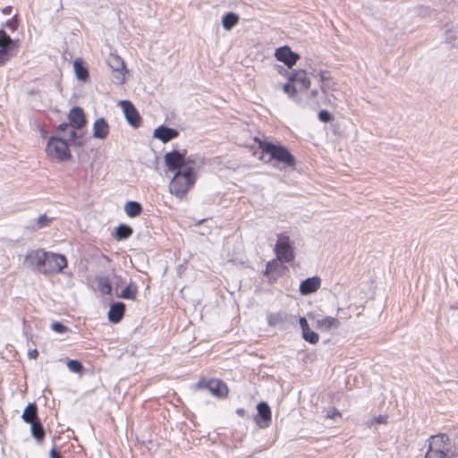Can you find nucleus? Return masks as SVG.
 Wrapping results in <instances>:
<instances>
[{
  "label": "nucleus",
  "mask_w": 458,
  "mask_h": 458,
  "mask_svg": "<svg viewBox=\"0 0 458 458\" xmlns=\"http://www.w3.org/2000/svg\"><path fill=\"white\" fill-rule=\"evenodd\" d=\"M53 220V217H49L45 214L40 215L38 218L30 225V228L33 231L40 230L42 228L49 226Z\"/></svg>",
  "instance_id": "nucleus-30"
},
{
  "label": "nucleus",
  "mask_w": 458,
  "mask_h": 458,
  "mask_svg": "<svg viewBox=\"0 0 458 458\" xmlns=\"http://www.w3.org/2000/svg\"><path fill=\"white\" fill-rule=\"evenodd\" d=\"M446 40L452 44L454 45V41L456 40L455 33L453 30H448L446 31Z\"/></svg>",
  "instance_id": "nucleus-41"
},
{
  "label": "nucleus",
  "mask_w": 458,
  "mask_h": 458,
  "mask_svg": "<svg viewBox=\"0 0 458 458\" xmlns=\"http://www.w3.org/2000/svg\"><path fill=\"white\" fill-rule=\"evenodd\" d=\"M179 135L177 130L161 125L154 131L153 136L164 143L170 141Z\"/></svg>",
  "instance_id": "nucleus-17"
},
{
  "label": "nucleus",
  "mask_w": 458,
  "mask_h": 458,
  "mask_svg": "<svg viewBox=\"0 0 458 458\" xmlns=\"http://www.w3.org/2000/svg\"><path fill=\"white\" fill-rule=\"evenodd\" d=\"M67 367L71 371L75 373H79L83 369L81 362L76 360H70L67 362Z\"/></svg>",
  "instance_id": "nucleus-37"
},
{
  "label": "nucleus",
  "mask_w": 458,
  "mask_h": 458,
  "mask_svg": "<svg viewBox=\"0 0 458 458\" xmlns=\"http://www.w3.org/2000/svg\"><path fill=\"white\" fill-rule=\"evenodd\" d=\"M13 40L7 35V33L4 30H0V48L13 47Z\"/></svg>",
  "instance_id": "nucleus-34"
},
{
  "label": "nucleus",
  "mask_w": 458,
  "mask_h": 458,
  "mask_svg": "<svg viewBox=\"0 0 458 458\" xmlns=\"http://www.w3.org/2000/svg\"><path fill=\"white\" fill-rule=\"evenodd\" d=\"M2 12L5 15L10 14L11 12H12V7L11 6H6L5 8L3 9Z\"/></svg>",
  "instance_id": "nucleus-50"
},
{
  "label": "nucleus",
  "mask_w": 458,
  "mask_h": 458,
  "mask_svg": "<svg viewBox=\"0 0 458 458\" xmlns=\"http://www.w3.org/2000/svg\"><path fill=\"white\" fill-rule=\"evenodd\" d=\"M276 69H277L279 73H281L282 71H284V68L283 66H281V65H276Z\"/></svg>",
  "instance_id": "nucleus-52"
},
{
  "label": "nucleus",
  "mask_w": 458,
  "mask_h": 458,
  "mask_svg": "<svg viewBox=\"0 0 458 458\" xmlns=\"http://www.w3.org/2000/svg\"><path fill=\"white\" fill-rule=\"evenodd\" d=\"M313 77H318L320 81V90L323 94H327L329 91H336L338 89V83L334 81L331 72L327 70H321L318 73L313 71L310 72Z\"/></svg>",
  "instance_id": "nucleus-11"
},
{
  "label": "nucleus",
  "mask_w": 458,
  "mask_h": 458,
  "mask_svg": "<svg viewBox=\"0 0 458 458\" xmlns=\"http://www.w3.org/2000/svg\"><path fill=\"white\" fill-rule=\"evenodd\" d=\"M47 251L42 249L30 250L25 256L24 264L35 272L42 274V268H45Z\"/></svg>",
  "instance_id": "nucleus-7"
},
{
  "label": "nucleus",
  "mask_w": 458,
  "mask_h": 458,
  "mask_svg": "<svg viewBox=\"0 0 458 458\" xmlns=\"http://www.w3.org/2000/svg\"><path fill=\"white\" fill-rule=\"evenodd\" d=\"M275 56L276 60L284 63L289 68H292L300 58L299 55L293 52L288 46L278 47L276 50Z\"/></svg>",
  "instance_id": "nucleus-13"
},
{
  "label": "nucleus",
  "mask_w": 458,
  "mask_h": 458,
  "mask_svg": "<svg viewBox=\"0 0 458 458\" xmlns=\"http://www.w3.org/2000/svg\"><path fill=\"white\" fill-rule=\"evenodd\" d=\"M377 423H386V417L379 415L375 419Z\"/></svg>",
  "instance_id": "nucleus-48"
},
{
  "label": "nucleus",
  "mask_w": 458,
  "mask_h": 458,
  "mask_svg": "<svg viewBox=\"0 0 458 458\" xmlns=\"http://www.w3.org/2000/svg\"><path fill=\"white\" fill-rule=\"evenodd\" d=\"M5 25L12 30H15L17 29V21L15 19V16L12 20L6 21Z\"/></svg>",
  "instance_id": "nucleus-44"
},
{
  "label": "nucleus",
  "mask_w": 458,
  "mask_h": 458,
  "mask_svg": "<svg viewBox=\"0 0 458 458\" xmlns=\"http://www.w3.org/2000/svg\"><path fill=\"white\" fill-rule=\"evenodd\" d=\"M136 295L137 286L133 283H131L122 291L120 297L126 300H135Z\"/></svg>",
  "instance_id": "nucleus-32"
},
{
  "label": "nucleus",
  "mask_w": 458,
  "mask_h": 458,
  "mask_svg": "<svg viewBox=\"0 0 458 458\" xmlns=\"http://www.w3.org/2000/svg\"><path fill=\"white\" fill-rule=\"evenodd\" d=\"M258 413L255 417L256 424L260 428H266L271 422V410L267 403L260 402L257 405Z\"/></svg>",
  "instance_id": "nucleus-14"
},
{
  "label": "nucleus",
  "mask_w": 458,
  "mask_h": 458,
  "mask_svg": "<svg viewBox=\"0 0 458 458\" xmlns=\"http://www.w3.org/2000/svg\"><path fill=\"white\" fill-rule=\"evenodd\" d=\"M283 90L284 93H286L291 98H293L297 93L295 87L293 85H292L291 83H285L283 86Z\"/></svg>",
  "instance_id": "nucleus-40"
},
{
  "label": "nucleus",
  "mask_w": 458,
  "mask_h": 458,
  "mask_svg": "<svg viewBox=\"0 0 458 458\" xmlns=\"http://www.w3.org/2000/svg\"><path fill=\"white\" fill-rule=\"evenodd\" d=\"M124 311L125 304L123 302L117 301L113 303L108 311L109 321L114 324L120 322L124 315Z\"/></svg>",
  "instance_id": "nucleus-18"
},
{
  "label": "nucleus",
  "mask_w": 458,
  "mask_h": 458,
  "mask_svg": "<svg viewBox=\"0 0 458 458\" xmlns=\"http://www.w3.org/2000/svg\"><path fill=\"white\" fill-rule=\"evenodd\" d=\"M290 81L300 83L303 89H307L310 86V80L307 77L306 72L300 70L291 74Z\"/></svg>",
  "instance_id": "nucleus-23"
},
{
  "label": "nucleus",
  "mask_w": 458,
  "mask_h": 458,
  "mask_svg": "<svg viewBox=\"0 0 458 458\" xmlns=\"http://www.w3.org/2000/svg\"><path fill=\"white\" fill-rule=\"evenodd\" d=\"M239 15L235 13H227L222 17V26L226 30H231L239 21Z\"/></svg>",
  "instance_id": "nucleus-26"
},
{
  "label": "nucleus",
  "mask_w": 458,
  "mask_h": 458,
  "mask_svg": "<svg viewBox=\"0 0 458 458\" xmlns=\"http://www.w3.org/2000/svg\"><path fill=\"white\" fill-rule=\"evenodd\" d=\"M299 323H300V327H301L302 332L304 330H306V328L307 329L310 328L308 321H307V319L304 317L300 318Z\"/></svg>",
  "instance_id": "nucleus-43"
},
{
  "label": "nucleus",
  "mask_w": 458,
  "mask_h": 458,
  "mask_svg": "<svg viewBox=\"0 0 458 458\" xmlns=\"http://www.w3.org/2000/svg\"><path fill=\"white\" fill-rule=\"evenodd\" d=\"M69 127H71L69 123H63L59 124V126L57 127V131L64 132L67 129H69Z\"/></svg>",
  "instance_id": "nucleus-45"
},
{
  "label": "nucleus",
  "mask_w": 458,
  "mask_h": 458,
  "mask_svg": "<svg viewBox=\"0 0 458 458\" xmlns=\"http://www.w3.org/2000/svg\"><path fill=\"white\" fill-rule=\"evenodd\" d=\"M109 133V126L105 118L101 117L95 121L93 125V137L103 140Z\"/></svg>",
  "instance_id": "nucleus-19"
},
{
  "label": "nucleus",
  "mask_w": 458,
  "mask_h": 458,
  "mask_svg": "<svg viewBox=\"0 0 458 458\" xmlns=\"http://www.w3.org/2000/svg\"><path fill=\"white\" fill-rule=\"evenodd\" d=\"M68 118L70 121V126L73 129H81L86 124V118L84 112L81 107L74 106L72 107L68 114Z\"/></svg>",
  "instance_id": "nucleus-15"
},
{
  "label": "nucleus",
  "mask_w": 458,
  "mask_h": 458,
  "mask_svg": "<svg viewBox=\"0 0 458 458\" xmlns=\"http://www.w3.org/2000/svg\"><path fill=\"white\" fill-rule=\"evenodd\" d=\"M30 432L31 436L38 441L41 442L45 438V429L40 422V420H37L30 424Z\"/></svg>",
  "instance_id": "nucleus-29"
},
{
  "label": "nucleus",
  "mask_w": 458,
  "mask_h": 458,
  "mask_svg": "<svg viewBox=\"0 0 458 458\" xmlns=\"http://www.w3.org/2000/svg\"><path fill=\"white\" fill-rule=\"evenodd\" d=\"M302 337L306 342L312 344H317L319 340L318 335L310 328H306V330L302 332Z\"/></svg>",
  "instance_id": "nucleus-33"
},
{
  "label": "nucleus",
  "mask_w": 458,
  "mask_h": 458,
  "mask_svg": "<svg viewBox=\"0 0 458 458\" xmlns=\"http://www.w3.org/2000/svg\"><path fill=\"white\" fill-rule=\"evenodd\" d=\"M256 141H258L259 148L262 150V153L269 155V159L265 161L266 163H269L271 160H276L291 168L295 166V157L284 146L258 139H256Z\"/></svg>",
  "instance_id": "nucleus-1"
},
{
  "label": "nucleus",
  "mask_w": 458,
  "mask_h": 458,
  "mask_svg": "<svg viewBox=\"0 0 458 458\" xmlns=\"http://www.w3.org/2000/svg\"><path fill=\"white\" fill-rule=\"evenodd\" d=\"M195 181L196 176L191 175L190 169L177 171L169 183V191L173 195L182 199L194 185Z\"/></svg>",
  "instance_id": "nucleus-3"
},
{
  "label": "nucleus",
  "mask_w": 458,
  "mask_h": 458,
  "mask_svg": "<svg viewBox=\"0 0 458 458\" xmlns=\"http://www.w3.org/2000/svg\"><path fill=\"white\" fill-rule=\"evenodd\" d=\"M77 139H78V133L74 130H71L68 133L67 139H64V140L67 141L68 144H69V142H72L76 146H82L84 144L83 140H78Z\"/></svg>",
  "instance_id": "nucleus-36"
},
{
  "label": "nucleus",
  "mask_w": 458,
  "mask_h": 458,
  "mask_svg": "<svg viewBox=\"0 0 458 458\" xmlns=\"http://www.w3.org/2000/svg\"><path fill=\"white\" fill-rule=\"evenodd\" d=\"M236 413L241 416V417H243L245 415V410L243 408H238L236 410Z\"/></svg>",
  "instance_id": "nucleus-49"
},
{
  "label": "nucleus",
  "mask_w": 458,
  "mask_h": 458,
  "mask_svg": "<svg viewBox=\"0 0 458 458\" xmlns=\"http://www.w3.org/2000/svg\"><path fill=\"white\" fill-rule=\"evenodd\" d=\"M13 55V47L0 48V65H4Z\"/></svg>",
  "instance_id": "nucleus-35"
},
{
  "label": "nucleus",
  "mask_w": 458,
  "mask_h": 458,
  "mask_svg": "<svg viewBox=\"0 0 458 458\" xmlns=\"http://www.w3.org/2000/svg\"><path fill=\"white\" fill-rule=\"evenodd\" d=\"M185 149L182 152L179 150H173L165 153V163L168 171L175 173L177 171L183 170L185 166Z\"/></svg>",
  "instance_id": "nucleus-8"
},
{
  "label": "nucleus",
  "mask_w": 458,
  "mask_h": 458,
  "mask_svg": "<svg viewBox=\"0 0 458 458\" xmlns=\"http://www.w3.org/2000/svg\"><path fill=\"white\" fill-rule=\"evenodd\" d=\"M106 63L114 72V82L122 85L125 81L124 74L127 72L123 60L119 55L111 54L107 57Z\"/></svg>",
  "instance_id": "nucleus-9"
},
{
  "label": "nucleus",
  "mask_w": 458,
  "mask_h": 458,
  "mask_svg": "<svg viewBox=\"0 0 458 458\" xmlns=\"http://www.w3.org/2000/svg\"><path fill=\"white\" fill-rule=\"evenodd\" d=\"M50 458H63L61 454L55 450V448H52L49 453Z\"/></svg>",
  "instance_id": "nucleus-46"
},
{
  "label": "nucleus",
  "mask_w": 458,
  "mask_h": 458,
  "mask_svg": "<svg viewBox=\"0 0 458 458\" xmlns=\"http://www.w3.org/2000/svg\"><path fill=\"white\" fill-rule=\"evenodd\" d=\"M21 418L26 423L29 424H31L38 420L37 404L35 403H29L25 407Z\"/></svg>",
  "instance_id": "nucleus-22"
},
{
  "label": "nucleus",
  "mask_w": 458,
  "mask_h": 458,
  "mask_svg": "<svg viewBox=\"0 0 458 458\" xmlns=\"http://www.w3.org/2000/svg\"><path fill=\"white\" fill-rule=\"evenodd\" d=\"M455 455L451 448L450 438L446 434L431 436L425 458H453Z\"/></svg>",
  "instance_id": "nucleus-2"
},
{
  "label": "nucleus",
  "mask_w": 458,
  "mask_h": 458,
  "mask_svg": "<svg viewBox=\"0 0 458 458\" xmlns=\"http://www.w3.org/2000/svg\"><path fill=\"white\" fill-rule=\"evenodd\" d=\"M204 165V159L199 157L185 156V166L183 169H190L191 175L196 176V171L200 169Z\"/></svg>",
  "instance_id": "nucleus-21"
},
{
  "label": "nucleus",
  "mask_w": 458,
  "mask_h": 458,
  "mask_svg": "<svg viewBox=\"0 0 458 458\" xmlns=\"http://www.w3.org/2000/svg\"><path fill=\"white\" fill-rule=\"evenodd\" d=\"M67 266V259L64 255L47 251L45 268L42 274L46 276L57 274Z\"/></svg>",
  "instance_id": "nucleus-5"
},
{
  "label": "nucleus",
  "mask_w": 458,
  "mask_h": 458,
  "mask_svg": "<svg viewBox=\"0 0 458 458\" xmlns=\"http://www.w3.org/2000/svg\"><path fill=\"white\" fill-rule=\"evenodd\" d=\"M52 329L58 334H64L69 331V328L61 322H54L52 324Z\"/></svg>",
  "instance_id": "nucleus-39"
},
{
  "label": "nucleus",
  "mask_w": 458,
  "mask_h": 458,
  "mask_svg": "<svg viewBox=\"0 0 458 458\" xmlns=\"http://www.w3.org/2000/svg\"><path fill=\"white\" fill-rule=\"evenodd\" d=\"M73 69L78 80L86 81L89 78L88 68L83 64L81 59H76L73 63Z\"/></svg>",
  "instance_id": "nucleus-25"
},
{
  "label": "nucleus",
  "mask_w": 458,
  "mask_h": 458,
  "mask_svg": "<svg viewBox=\"0 0 458 458\" xmlns=\"http://www.w3.org/2000/svg\"><path fill=\"white\" fill-rule=\"evenodd\" d=\"M340 321L333 317H325L316 321V327L320 331H329L332 328H337Z\"/></svg>",
  "instance_id": "nucleus-20"
},
{
  "label": "nucleus",
  "mask_w": 458,
  "mask_h": 458,
  "mask_svg": "<svg viewBox=\"0 0 458 458\" xmlns=\"http://www.w3.org/2000/svg\"><path fill=\"white\" fill-rule=\"evenodd\" d=\"M318 95V89H313V90L310 91L311 98H317Z\"/></svg>",
  "instance_id": "nucleus-51"
},
{
  "label": "nucleus",
  "mask_w": 458,
  "mask_h": 458,
  "mask_svg": "<svg viewBox=\"0 0 458 458\" xmlns=\"http://www.w3.org/2000/svg\"><path fill=\"white\" fill-rule=\"evenodd\" d=\"M132 233L133 230L130 225L121 224L115 228L114 237L117 241H123L130 238Z\"/></svg>",
  "instance_id": "nucleus-27"
},
{
  "label": "nucleus",
  "mask_w": 458,
  "mask_h": 458,
  "mask_svg": "<svg viewBox=\"0 0 458 458\" xmlns=\"http://www.w3.org/2000/svg\"><path fill=\"white\" fill-rule=\"evenodd\" d=\"M318 118L323 123H330L333 121L334 116L327 110H321L318 113Z\"/></svg>",
  "instance_id": "nucleus-38"
},
{
  "label": "nucleus",
  "mask_w": 458,
  "mask_h": 458,
  "mask_svg": "<svg viewBox=\"0 0 458 458\" xmlns=\"http://www.w3.org/2000/svg\"><path fill=\"white\" fill-rule=\"evenodd\" d=\"M120 105L123 107L127 122L133 128H138L140 125L141 118L132 103L129 100H123L120 102Z\"/></svg>",
  "instance_id": "nucleus-12"
},
{
  "label": "nucleus",
  "mask_w": 458,
  "mask_h": 458,
  "mask_svg": "<svg viewBox=\"0 0 458 458\" xmlns=\"http://www.w3.org/2000/svg\"><path fill=\"white\" fill-rule=\"evenodd\" d=\"M46 150L49 157L55 158L60 162L72 158L67 141L60 137H51L47 141Z\"/></svg>",
  "instance_id": "nucleus-4"
},
{
  "label": "nucleus",
  "mask_w": 458,
  "mask_h": 458,
  "mask_svg": "<svg viewBox=\"0 0 458 458\" xmlns=\"http://www.w3.org/2000/svg\"><path fill=\"white\" fill-rule=\"evenodd\" d=\"M38 355V352L36 349H33L29 352V357L30 359H36Z\"/></svg>",
  "instance_id": "nucleus-47"
},
{
  "label": "nucleus",
  "mask_w": 458,
  "mask_h": 458,
  "mask_svg": "<svg viewBox=\"0 0 458 458\" xmlns=\"http://www.w3.org/2000/svg\"><path fill=\"white\" fill-rule=\"evenodd\" d=\"M98 286L99 291L103 294H110L112 291V286L109 279L106 276H99L97 279Z\"/></svg>",
  "instance_id": "nucleus-31"
},
{
  "label": "nucleus",
  "mask_w": 458,
  "mask_h": 458,
  "mask_svg": "<svg viewBox=\"0 0 458 458\" xmlns=\"http://www.w3.org/2000/svg\"><path fill=\"white\" fill-rule=\"evenodd\" d=\"M124 211L130 217L139 216L142 211V207L138 201L131 200L124 205Z\"/></svg>",
  "instance_id": "nucleus-28"
},
{
  "label": "nucleus",
  "mask_w": 458,
  "mask_h": 458,
  "mask_svg": "<svg viewBox=\"0 0 458 458\" xmlns=\"http://www.w3.org/2000/svg\"><path fill=\"white\" fill-rule=\"evenodd\" d=\"M321 284V279L318 276L308 277L301 283L300 293L302 295H308L315 293Z\"/></svg>",
  "instance_id": "nucleus-16"
},
{
  "label": "nucleus",
  "mask_w": 458,
  "mask_h": 458,
  "mask_svg": "<svg viewBox=\"0 0 458 458\" xmlns=\"http://www.w3.org/2000/svg\"><path fill=\"white\" fill-rule=\"evenodd\" d=\"M327 418L335 419V417H341V413L337 409L333 408L332 410L327 411Z\"/></svg>",
  "instance_id": "nucleus-42"
},
{
  "label": "nucleus",
  "mask_w": 458,
  "mask_h": 458,
  "mask_svg": "<svg viewBox=\"0 0 458 458\" xmlns=\"http://www.w3.org/2000/svg\"><path fill=\"white\" fill-rule=\"evenodd\" d=\"M288 318L286 312H276L267 315V323L271 327H277L284 325Z\"/></svg>",
  "instance_id": "nucleus-24"
},
{
  "label": "nucleus",
  "mask_w": 458,
  "mask_h": 458,
  "mask_svg": "<svg viewBox=\"0 0 458 458\" xmlns=\"http://www.w3.org/2000/svg\"><path fill=\"white\" fill-rule=\"evenodd\" d=\"M275 251L278 259L284 262H291L294 259L293 250L289 236L280 233L277 235V242Z\"/></svg>",
  "instance_id": "nucleus-6"
},
{
  "label": "nucleus",
  "mask_w": 458,
  "mask_h": 458,
  "mask_svg": "<svg viewBox=\"0 0 458 458\" xmlns=\"http://www.w3.org/2000/svg\"><path fill=\"white\" fill-rule=\"evenodd\" d=\"M195 388L208 389L211 394L218 397L225 396L228 392L227 386L221 380L217 379H211L209 381H206L204 379L199 380L195 384Z\"/></svg>",
  "instance_id": "nucleus-10"
}]
</instances>
